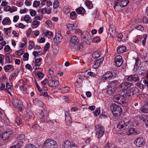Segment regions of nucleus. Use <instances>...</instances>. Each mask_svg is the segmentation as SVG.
I'll list each match as a JSON object with an SVG mask.
<instances>
[{
	"label": "nucleus",
	"instance_id": "obj_1",
	"mask_svg": "<svg viewBox=\"0 0 148 148\" xmlns=\"http://www.w3.org/2000/svg\"><path fill=\"white\" fill-rule=\"evenodd\" d=\"M116 73L114 71H108L104 73L102 76L101 80H109L114 78L116 76Z\"/></svg>",
	"mask_w": 148,
	"mask_h": 148
},
{
	"label": "nucleus",
	"instance_id": "obj_2",
	"mask_svg": "<svg viewBox=\"0 0 148 148\" xmlns=\"http://www.w3.org/2000/svg\"><path fill=\"white\" fill-rule=\"evenodd\" d=\"M110 108L113 115L115 116L120 115L122 112L121 107L115 104H113L111 106Z\"/></svg>",
	"mask_w": 148,
	"mask_h": 148
},
{
	"label": "nucleus",
	"instance_id": "obj_3",
	"mask_svg": "<svg viewBox=\"0 0 148 148\" xmlns=\"http://www.w3.org/2000/svg\"><path fill=\"white\" fill-rule=\"evenodd\" d=\"M128 121L125 122V121L122 120L117 124V128L119 131L127 130L130 127V125Z\"/></svg>",
	"mask_w": 148,
	"mask_h": 148
},
{
	"label": "nucleus",
	"instance_id": "obj_4",
	"mask_svg": "<svg viewBox=\"0 0 148 148\" xmlns=\"http://www.w3.org/2000/svg\"><path fill=\"white\" fill-rule=\"evenodd\" d=\"M114 101L121 105H124L125 99L123 95H114L113 98Z\"/></svg>",
	"mask_w": 148,
	"mask_h": 148
},
{
	"label": "nucleus",
	"instance_id": "obj_5",
	"mask_svg": "<svg viewBox=\"0 0 148 148\" xmlns=\"http://www.w3.org/2000/svg\"><path fill=\"white\" fill-rule=\"evenodd\" d=\"M56 144V142L51 139H49L46 140L44 145L46 148H54Z\"/></svg>",
	"mask_w": 148,
	"mask_h": 148
},
{
	"label": "nucleus",
	"instance_id": "obj_6",
	"mask_svg": "<svg viewBox=\"0 0 148 148\" xmlns=\"http://www.w3.org/2000/svg\"><path fill=\"white\" fill-rule=\"evenodd\" d=\"M12 104L13 106L16 108H17L19 110H23V105L21 101L19 100L15 99L12 101Z\"/></svg>",
	"mask_w": 148,
	"mask_h": 148
},
{
	"label": "nucleus",
	"instance_id": "obj_7",
	"mask_svg": "<svg viewBox=\"0 0 148 148\" xmlns=\"http://www.w3.org/2000/svg\"><path fill=\"white\" fill-rule=\"evenodd\" d=\"M82 38L83 41L85 42L87 45H89L90 44L91 37L88 33L87 32H84L82 35Z\"/></svg>",
	"mask_w": 148,
	"mask_h": 148
},
{
	"label": "nucleus",
	"instance_id": "obj_8",
	"mask_svg": "<svg viewBox=\"0 0 148 148\" xmlns=\"http://www.w3.org/2000/svg\"><path fill=\"white\" fill-rule=\"evenodd\" d=\"M131 83L129 82H124L121 83L119 86V88L123 92L130 88L131 86Z\"/></svg>",
	"mask_w": 148,
	"mask_h": 148
},
{
	"label": "nucleus",
	"instance_id": "obj_9",
	"mask_svg": "<svg viewBox=\"0 0 148 148\" xmlns=\"http://www.w3.org/2000/svg\"><path fill=\"white\" fill-rule=\"evenodd\" d=\"M145 139L143 137H140L136 139L135 144L138 147H141L145 143Z\"/></svg>",
	"mask_w": 148,
	"mask_h": 148
},
{
	"label": "nucleus",
	"instance_id": "obj_10",
	"mask_svg": "<svg viewBox=\"0 0 148 148\" xmlns=\"http://www.w3.org/2000/svg\"><path fill=\"white\" fill-rule=\"evenodd\" d=\"M104 129L103 126H100L97 129L96 133V136L98 138H100L104 134Z\"/></svg>",
	"mask_w": 148,
	"mask_h": 148
},
{
	"label": "nucleus",
	"instance_id": "obj_11",
	"mask_svg": "<svg viewBox=\"0 0 148 148\" xmlns=\"http://www.w3.org/2000/svg\"><path fill=\"white\" fill-rule=\"evenodd\" d=\"M126 80L129 82H131L133 81L136 82L139 80V78L137 75L134 74L128 76L126 78Z\"/></svg>",
	"mask_w": 148,
	"mask_h": 148
},
{
	"label": "nucleus",
	"instance_id": "obj_12",
	"mask_svg": "<svg viewBox=\"0 0 148 148\" xmlns=\"http://www.w3.org/2000/svg\"><path fill=\"white\" fill-rule=\"evenodd\" d=\"M65 120L66 124L70 125L72 123V120L70 114L68 111H66L65 113Z\"/></svg>",
	"mask_w": 148,
	"mask_h": 148
},
{
	"label": "nucleus",
	"instance_id": "obj_13",
	"mask_svg": "<svg viewBox=\"0 0 148 148\" xmlns=\"http://www.w3.org/2000/svg\"><path fill=\"white\" fill-rule=\"evenodd\" d=\"M114 61L116 66L119 67L123 63L122 58L120 55H118L115 57Z\"/></svg>",
	"mask_w": 148,
	"mask_h": 148
},
{
	"label": "nucleus",
	"instance_id": "obj_14",
	"mask_svg": "<svg viewBox=\"0 0 148 148\" xmlns=\"http://www.w3.org/2000/svg\"><path fill=\"white\" fill-rule=\"evenodd\" d=\"M140 58L144 61L146 65H148V54L142 52L140 55Z\"/></svg>",
	"mask_w": 148,
	"mask_h": 148
},
{
	"label": "nucleus",
	"instance_id": "obj_15",
	"mask_svg": "<svg viewBox=\"0 0 148 148\" xmlns=\"http://www.w3.org/2000/svg\"><path fill=\"white\" fill-rule=\"evenodd\" d=\"M104 58L102 57L99 59H96L94 61V64L93 66V68L94 69H96L98 68L100 65L101 63L102 62Z\"/></svg>",
	"mask_w": 148,
	"mask_h": 148
},
{
	"label": "nucleus",
	"instance_id": "obj_16",
	"mask_svg": "<svg viewBox=\"0 0 148 148\" xmlns=\"http://www.w3.org/2000/svg\"><path fill=\"white\" fill-rule=\"evenodd\" d=\"M122 8L123 7L121 6V5L119 3V2L116 0L114 5V8L115 10L117 12H119L122 10Z\"/></svg>",
	"mask_w": 148,
	"mask_h": 148
},
{
	"label": "nucleus",
	"instance_id": "obj_17",
	"mask_svg": "<svg viewBox=\"0 0 148 148\" xmlns=\"http://www.w3.org/2000/svg\"><path fill=\"white\" fill-rule=\"evenodd\" d=\"M140 111L144 113H148V99L146 100L145 104L140 109Z\"/></svg>",
	"mask_w": 148,
	"mask_h": 148
},
{
	"label": "nucleus",
	"instance_id": "obj_18",
	"mask_svg": "<svg viewBox=\"0 0 148 148\" xmlns=\"http://www.w3.org/2000/svg\"><path fill=\"white\" fill-rule=\"evenodd\" d=\"M12 133V132L10 130H6L2 134V138L3 140L8 139Z\"/></svg>",
	"mask_w": 148,
	"mask_h": 148
},
{
	"label": "nucleus",
	"instance_id": "obj_19",
	"mask_svg": "<svg viewBox=\"0 0 148 148\" xmlns=\"http://www.w3.org/2000/svg\"><path fill=\"white\" fill-rule=\"evenodd\" d=\"M106 93L109 95H110L113 93L115 91V88L112 87L111 85H109L106 88Z\"/></svg>",
	"mask_w": 148,
	"mask_h": 148
},
{
	"label": "nucleus",
	"instance_id": "obj_20",
	"mask_svg": "<svg viewBox=\"0 0 148 148\" xmlns=\"http://www.w3.org/2000/svg\"><path fill=\"white\" fill-rule=\"evenodd\" d=\"M48 84L49 86L53 87H56L58 85L59 82L57 80L54 81L52 80H49L48 81Z\"/></svg>",
	"mask_w": 148,
	"mask_h": 148
},
{
	"label": "nucleus",
	"instance_id": "obj_21",
	"mask_svg": "<svg viewBox=\"0 0 148 148\" xmlns=\"http://www.w3.org/2000/svg\"><path fill=\"white\" fill-rule=\"evenodd\" d=\"M71 42L72 44L75 46L78 44L79 41L76 36H73L71 37Z\"/></svg>",
	"mask_w": 148,
	"mask_h": 148
},
{
	"label": "nucleus",
	"instance_id": "obj_22",
	"mask_svg": "<svg viewBox=\"0 0 148 148\" xmlns=\"http://www.w3.org/2000/svg\"><path fill=\"white\" fill-rule=\"evenodd\" d=\"M126 50V48L124 46L120 45L117 48V53L119 54L123 53Z\"/></svg>",
	"mask_w": 148,
	"mask_h": 148
},
{
	"label": "nucleus",
	"instance_id": "obj_23",
	"mask_svg": "<svg viewBox=\"0 0 148 148\" xmlns=\"http://www.w3.org/2000/svg\"><path fill=\"white\" fill-rule=\"evenodd\" d=\"M40 115H41V119L43 121L46 122L47 121V117L48 115L46 112L43 111L41 112Z\"/></svg>",
	"mask_w": 148,
	"mask_h": 148
},
{
	"label": "nucleus",
	"instance_id": "obj_24",
	"mask_svg": "<svg viewBox=\"0 0 148 148\" xmlns=\"http://www.w3.org/2000/svg\"><path fill=\"white\" fill-rule=\"evenodd\" d=\"M117 1L123 8L127 5L129 3V1L128 0H117Z\"/></svg>",
	"mask_w": 148,
	"mask_h": 148
},
{
	"label": "nucleus",
	"instance_id": "obj_25",
	"mask_svg": "<svg viewBox=\"0 0 148 148\" xmlns=\"http://www.w3.org/2000/svg\"><path fill=\"white\" fill-rule=\"evenodd\" d=\"M62 40V37L60 35L56 36L53 39V43L57 44L59 43Z\"/></svg>",
	"mask_w": 148,
	"mask_h": 148
},
{
	"label": "nucleus",
	"instance_id": "obj_26",
	"mask_svg": "<svg viewBox=\"0 0 148 148\" xmlns=\"http://www.w3.org/2000/svg\"><path fill=\"white\" fill-rule=\"evenodd\" d=\"M129 89L132 95L136 94L139 92L138 88L136 87H131Z\"/></svg>",
	"mask_w": 148,
	"mask_h": 148
},
{
	"label": "nucleus",
	"instance_id": "obj_27",
	"mask_svg": "<svg viewBox=\"0 0 148 148\" xmlns=\"http://www.w3.org/2000/svg\"><path fill=\"white\" fill-rule=\"evenodd\" d=\"M64 145H63V148H71V142L69 140H66L64 142Z\"/></svg>",
	"mask_w": 148,
	"mask_h": 148
},
{
	"label": "nucleus",
	"instance_id": "obj_28",
	"mask_svg": "<svg viewBox=\"0 0 148 148\" xmlns=\"http://www.w3.org/2000/svg\"><path fill=\"white\" fill-rule=\"evenodd\" d=\"M75 10L78 14H83L84 13L85 10L82 7H79Z\"/></svg>",
	"mask_w": 148,
	"mask_h": 148
},
{
	"label": "nucleus",
	"instance_id": "obj_29",
	"mask_svg": "<svg viewBox=\"0 0 148 148\" xmlns=\"http://www.w3.org/2000/svg\"><path fill=\"white\" fill-rule=\"evenodd\" d=\"M11 22V21L10 18L8 17H6L2 21V23L4 25H8L9 23Z\"/></svg>",
	"mask_w": 148,
	"mask_h": 148
},
{
	"label": "nucleus",
	"instance_id": "obj_30",
	"mask_svg": "<svg viewBox=\"0 0 148 148\" xmlns=\"http://www.w3.org/2000/svg\"><path fill=\"white\" fill-rule=\"evenodd\" d=\"M24 21L27 23H30L32 22V20L30 16L28 15H26L24 17Z\"/></svg>",
	"mask_w": 148,
	"mask_h": 148
},
{
	"label": "nucleus",
	"instance_id": "obj_31",
	"mask_svg": "<svg viewBox=\"0 0 148 148\" xmlns=\"http://www.w3.org/2000/svg\"><path fill=\"white\" fill-rule=\"evenodd\" d=\"M134 133H136L137 134H139L138 132H136V131L135 129L133 128H130L127 132V134L128 135H130Z\"/></svg>",
	"mask_w": 148,
	"mask_h": 148
},
{
	"label": "nucleus",
	"instance_id": "obj_32",
	"mask_svg": "<svg viewBox=\"0 0 148 148\" xmlns=\"http://www.w3.org/2000/svg\"><path fill=\"white\" fill-rule=\"evenodd\" d=\"M100 55V52L99 51H97L93 53L92 54V57L95 58L99 57Z\"/></svg>",
	"mask_w": 148,
	"mask_h": 148
},
{
	"label": "nucleus",
	"instance_id": "obj_33",
	"mask_svg": "<svg viewBox=\"0 0 148 148\" xmlns=\"http://www.w3.org/2000/svg\"><path fill=\"white\" fill-rule=\"evenodd\" d=\"M5 60L8 63H11L12 61V59H10V55L9 53H7L5 55Z\"/></svg>",
	"mask_w": 148,
	"mask_h": 148
},
{
	"label": "nucleus",
	"instance_id": "obj_34",
	"mask_svg": "<svg viewBox=\"0 0 148 148\" xmlns=\"http://www.w3.org/2000/svg\"><path fill=\"white\" fill-rule=\"evenodd\" d=\"M147 37V35L145 34L143 35V37H140L141 41L142 42L144 46L145 45Z\"/></svg>",
	"mask_w": 148,
	"mask_h": 148
},
{
	"label": "nucleus",
	"instance_id": "obj_35",
	"mask_svg": "<svg viewBox=\"0 0 148 148\" xmlns=\"http://www.w3.org/2000/svg\"><path fill=\"white\" fill-rule=\"evenodd\" d=\"M70 18L72 19H75L77 17V15L75 12L73 11L70 13Z\"/></svg>",
	"mask_w": 148,
	"mask_h": 148
},
{
	"label": "nucleus",
	"instance_id": "obj_36",
	"mask_svg": "<svg viewBox=\"0 0 148 148\" xmlns=\"http://www.w3.org/2000/svg\"><path fill=\"white\" fill-rule=\"evenodd\" d=\"M148 118V116L146 115L143 114L139 116L140 120L143 122L145 121Z\"/></svg>",
	"mask_w": 148,
	"mask_h": 148
},
{
	"label": "nucleus",
	"instance_id": "obj_37",
	"mask_svg": "<svg viewBox=\"0 0 148 148\" xmlns=\"http://www.w3.org/2000/svg\"><path fill=\"white\" fill-rule=\"evenodd\" d=\"M132 94L131 93L129 89L126 91L125 93H124L123 96H124V98L129 97Z\"/></svg>",
	"mask_w": 148,
	"mask_h": 148
},
{
	"label": "nucleus",
	"instance_id": "obj_38",
	"mask_svg": "<svg viewBox=\"0 0 148 148\" xmlns=\"http://www.w3.org/2000/svg\"><path fill=\"white\" fill-rule=\"evenodd\" d=\"M83 47V43H80L78 46H75L74 48L75 49H76L77 50H80L82 49Z\"/></svg>",
	"mask_w": 148,
	"mask_h": 148
},
{
	"label": "nucleus",
	"instance_id": "obj_39",
	"mask_svg": "<svg viewBox=\"0 0 148 148\" xmlns=\"http://www.w3.org/2000/svg\"><path fill=\"white\" fill-rule=\"evenodd\" d=\"M32 128L33 129L35 130H38L40 131L41 130V128L38 125L36 124L33 125L32 126Z\"/></svg>",
	"mask_w": 148,
	"mask_h": 148
},
{
	"label": "nucleus",
	"instance_id": "obj_40",
	"mask_svg": "<svg viewBox=\"0 0 148 148\" xmlns=\"http://www.w3.org/2000/svg\"><path fill=\"white\" fill-rule=\"evenodd\" d=\"M140 60L138 58H137L136 60L134 66V68H136L137 67V66H138V65H140Z\"/></svg>",
	"mask_w": 148,
	"mask_h": 148
},
{
	"label": "nucleus",
	"instance_id": "obj_41",
	"mask_svg": "<svg viewBox=\"0 0 148 148\" xmlns=\"http://www.w3.org/2000/svg\"><path fill=\"white\" fill-rule=\"evenodd\" d=\"M4 56L3 54H0V64H1L2 66H3L4 63Z\"/></svg>",
	"mask_w": 148,
	"mask_h": 148
},
{
	"label": "nucleus",
	"instance_id": "obj_42",
	"mask_svg": "<svg viewBox=\"0 0 148 148\" xmlns=\"http://www.w3.org/2000/svg\"><path fill=\"white\" fill-rule=\"evenodd\" d=\"M59 5V3L58 1L55 0L53 3V7L54 8H57Z\"/></svg>",
	"mask_w": 148,
	"mask_h": 148
},
{
	"label": "nucleus",
	"instance_id": "obj_43",
	"mask_svg": "<svg viewBox=\"0 0 148 148\" xmlns=\"http://www.w3.org/2000/svg\"><path fill=\"white\" fill-rule=\"evenodd\" d=\"M20 89L21 90L24 94L26 93L27 88L24 85H22Z\"/></svg>",
	"mask_w": 148,
	"mask_h": 148
},
{
	"label": "nucleus",
	"instance_id": "obj_44",
	"mask_svg": "<svg viewBox=\"0 0 148 148\" xmlns=\"http://www.w3.org/2000/svg\"><path fill=\"white\" fill-rule=\"evenodd\" d=\"M42 60V58H40L36 59L35 61L36 63L35 65V66H39L40 65V64H38Z\"/></svg>",
	"mask_w": 148,
	"mask_h": 148
},
{
	"label": "nucleus",
	"instance_id": "obj_45",
	"mask_svg": "<svg viewBox=\"0 0 148 148\" xmlns=\"http://www.w3.org/2000/svg\"><path fill=\"white\" fill-rule=\"evenodd\" d=\"M33 116V113L31 111L28 110L27 111L26 114V116L29 118H30L32 117Z\"/></svg>",
	"mask_w": 148,
	"mask_h": 148
},
{
	"label": "nucleus",
	"instance_id": "obj_46",
	"mask_svg": "<svg viewBox=\"0 0 148 148\" xmlns=\"http://www.w3.org/2000/svg\"><path fill=\"white\" fill-rule=\"evenodd\" d=\"M81 81V79L80 77L78 79H77L76 82L75 83V85L76 87H78L80 84Z\"/></svg>",
	"mask_w": 148,
	"mask_h": 148
},
{
	"label": "nucleus",
	"instance_id": "obj_47",
	"mask_svg": "<svg viewBox=\"0 0 148 148\" xmlns=\"http://www.w3.org/2000/svg\"><path fill=\"white\" fill-rule=\"evenodd\" d=\"M38 12L41 13L42 14H44L46 12V10L45 8H43L39 10Z\"/></svg>",
	"mask_w": 148,
	"mask_h": 148
},
{
	"label": "nucleus",
	"instance_id": "obj_48",
	"mask_svg": "<svg viewBox=\"0 0 148 148\" xmlns=\"http://www.w3.org/2000/svg\"><path fill=\"white\" fill-rule=\"evenodd\" d=\"M74 27V24H69L67 25V28L69 30H72Z\"/></svg>",
	"mask_w": 148,
	"mask_h": 148
},
{
	"label": "nucleus",
	"instance_id": "obj_49",
	"mask_svg": "<svg viewBox=\"0 0 148 148\" xmlns=\"http://www.w3.org/2000/svg\"><path fill=\"white\" fill-rule=\"evenodd\" d=\"M16 123L18 125H19L21 124L22 120L20 117H17L16 119Z\"/></svg>",
	"mask_w": 148,
	"mask_h": 148
},
{
	"label": "nucleus",
	"instance_id": "obj_50",
	"mask_svg": "<svg viewBox=\"0 0 148 148\" xmlns=\"http://www.w3.org/2000/svg\"><path fill=\"white\" fill-rule=\"evenodd\" d=\"M40 2L37 1H35L33 3V6L35 7H37L39 6Z\"/></svg>",
	"mask_w": 148,
	"mask_h": 148
},
{
	"label": "nucleus",
	"instance_id": "obj_51",
	"mask_svg": "<svg viewBox=\"0 0 148 148\" xmlns=\"http://www.w3.org/2000/svg\"><path fill=\"white\" fill-rule=\"evenodd\" d=\"M12 66L11 65H7L5 66L4 67L5 70H9L10 69H11L12 68Z\"/></svg>",
	"mask_w": 148,
	"mask_h": 148
},
{
	"label": "nucleus",
	"instance_id": "obj_52",
	"mask_svg": "<svg viewBox=\"0 0 148 148\" xmlns=\"http://www.w3.org/2000/svg\"><path fill=\"white\" fill-rule=\"evenodd\" d=\"M63 10L66 14H67L70 11V9L68 7H64Z\"/></svg>",
	"mask_w": 148,
	"mask_h": 148
},
{
	"label": "nucleus",
	"instance_id": "obj_53",
	"mask_svg": "<svg viewBox=\"0 0 148 148\" xmlns=\"http://www.w3.org/2000/svg\"><path fill=\"white\" fill-rule=\"evenodd\" d=\"M24 51L21 50H19L16 51V54L18 56H21L23 53Z\"/></svg>",
	"mask_w": 148,
	"mask_h": 148
},
{
	"label": "nucleus",
	"instance_id": "obj_54",
	"mask_svg": "<svg viewBox=\"0 0 148 148\" xmlns=\"http://www.w3.org/2000/svg\"><path fill=\"white\" fill-rule=\"evenodd\" d=\"M87 75L92 77H95L96 75L95 73L92 72H88Z\"/></svg>",
	"mask_w": 148,
	"mask_h": 148
},
{
	"label": "nucleus",
	"instance_id": "obj_55",
	"mask_svg": "<svg viewBox=\"0 0 148 148\" xmlns=\"http://www.w3.org/2000/svg\"><path fill=\"white\" fill-rule=\"evenodd\" d=\"M135 28L138 30L141 31H143L144 29V28L143 27L140 25H137L135 27Z\"/></svg>",
	"mask_w": 148,
	"mask_h": 148
},
{
	"label": "nucleus",
	"instance_id": "obj_56",
	"mask_svg": "<svg viewBox=\"0 0 148 148\" xmlns=\"http://www.w3.org/2000/svg\"><path fill=\"white\" fill-rule=\"evenodd\" d=\"M45 35L47 36L48 35L49 36H53V33L51 31H47L44 33Z\"/></svg>",
	"mask_w": 148,
	"mask_h": 148
},
{
	"label": "nucleus",
	"instance_id": "obj_57",
	"mask_svg": "<svg viewBox=\"0 0 148 148\" xmlns=\"http://www.w3.org/2000/svg\"><path fill=\"white\" fill-rule=\"evenodd\" d=\"M37 75L39 78L41 79L43 77L44 75L43 73L41 72H38L37 73Z\"/></svg>",
	"mask_w": 148,
	"mask_h": 148
},
{
	"label": "nucleus",
	"instance_id": "obj_58",
	"mask_svg": "<svg viewBox=\"0 0 148 148\" xmlns=\"http://www.w3.org/2000/svg\"><path fill=\"white\" fill-rule=\"evenodd\" d=\"M36 11L34 10H30V15L32 16H35L36 15Z\"/></svg>",
	"mask_w": 148,
	"mask_h": 148
},
{
	"label": "nucleus",
	"instance_id": "obj_59",
	"mask_svg": "<svg viewBox=\"0 0 148 148\" xmlns=\"http://www.w3.org/2000/svg\"><path fill=\"white\" fill-rule=\"evenodd\" d=\"M50 44L49 42H47L45 45L44 47V50L45 51H47V50L49 48Z\"/></svg>",
	"mask_w": 148,
	"mask_h": 148
},
{
	"label": "nucleus",
	"instance_id": "obj_60",
	"mask_svg": "<svg viewBox=\"0 0 148 148\" xmlns=\"http://www.w3.org/2000/svg\"><path fill=\"white\" fill-rule=\"evenodd\" d=\"M75 32L76 34H79L82 35H83V34L82 33V31L78 29H77L75 30Z\"/></svg>",
	"mask_w": 148,
	"mask_h": 148
},
{
	"label": "nucleus",
	"instance_id": "obj_61",
	"mask_svg": "<svg viewBox=\"0 0 148 148\" xmlns=\"http://www.w3.org/2000/svg\"><path fill=\"white\" fill-rule=\"evenodd\" d=\"M40 24V22L36 20H34L32 23V24L33 25H39Z\"/></svg>",
	"mask_w": 148,
	"mask_h": 148
},
{
	"label": "nucleus",
	"instance_id": "obj_62",
	"mask_svg": "<svg viewBox=\"0 0 148 148\" xmlns=\"http://www.w3.org/2000/svg\"><path fill=\"white\" fill-rule=\"evenodd\" d=\"M25 148H37L36 146L32 144H29L27 145Z\"/></svg>",
	"mask_w": 148,
	"mask_h": 148
},
{
	"label": "nucleus",
	"instance_id": "obj_63",
	"mask_svg": "<svg viewBox=\"0 0 148 148\" xmlns=\"http://www.w3.org/2000/svg\"><path fill=\"white\" fill-rule=\"evenodd\" d=\"M143 82L144 83L145 86H147L148 89V79H145L143 80Z\"/></svg>",
	"mask_w": 148,
	"mask_h": 148
},
{
	"label": "nucleus",
	"instance_id": "obj_64",
	"mask_svg": "<svg viewBox=\"0 0 148 148\" xmlns=\"http://www.w3.org/2000/svg\"><path fill=\"white\" fill-rule=\"evenodd\" d=\"M143 22L145 23H148V18L146 17H143Z\"/></svg>",
	"mask_w": 148,
	"mask_h": 148
}]
</instances>
